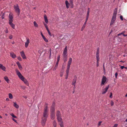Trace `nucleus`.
I'll use <instances>...</instances> for the list:
<instances>
[{
	"mask_svg": "<svg viewBox=\"0 0 127 127\" xmlns=\"http://www.w3.org/2000/svg\"><path fill=\"white\" fill-rule=\"evenodd\" d=\"M70 3V4H71L72 5H73V2L72 0H70L69 1Z\"/></svg>",
	"mask_w": 127,
	"mask_h": 127,
	"instance_id": "44",
	"label": "nucleus"
},
{
	"mask_svg": "<svg viewBox=\"0 0 127 127\" xmlns=\"http://www.w3.org/2000/svg\"><path fill=\"white\" fill-rule=\"evenodd\" d=\"M89 14H87L86 18V21H87L88 20V18L89 17Z\"/></svg>",
	"mask_w": 127,
	"mask_h": 127,
	"instance_id": "42",
	"label": "nucleus"
},
{
	"mask_svg": "<svg viewBox=\"0 0 127 127\" xmlns=\"http://www.w3.org/2000/svg\"><path fill=\"white\" fill-rule=\"evenodd\" d=\"M72 59L71 58H69V61L68 62L67 65V67L70 68V65L71 64V63L72 62Z\"/></svg>",
	"mask_w": 127,
	"mask_h": 127,
	"instance_id": "10",
	"label": "nucleus"
},
{
	"mask_svg": "<svg viewBox=\"0 0 127 127\" xmlns=\"http://www.w3.org/2000/svg\"><path fill=\"white\" fill-rule=\"evenodd\" d=\"M14 7L15 11L16 12L18 15H19L20 12V10L18 4L14 5Z\"/></svg>",
	"mask_w": 127,
	"mask_h": 127,
	"instance_id": "4",
	"label": "nucleus"
},
{
	"mask_svg": "<svg viewBox=\"0 0 127 127\" xmlns=\"http://www.w3.org/2000/svg\"><path fill=\"white\" fill-rule=\"evenodd\" d=\"M12 116L14 118H16L17 117L16 116H15L12 113L10 115Z\"/></svg>",
	"mask_w": 127,
	"mask_h": 127,
	"instance_id": "36",
	"label": "nucleus"
},
{
	"mask_svg": "<svg viewBox=\"0 0 127 127\" xmlns=\"http://www.w3.org/2000/svg\"><path fill=\"white\" fill-rule=\"evenodd\" d=\"M61 116V115L60 111L59 110H57L56 113V116L57 117Z\"/></svg>",
	"mask_w": 127,
	"mask_h": 127,
	"instance_id": "15",
	"label": "nucleus"
},
{
	"mask_svg": "<svg viewBox=\"0 0 127 127\" xmlns=\"http://www.w3.org/2000/svg\"><path fill=\"white\" fill-rule=\"evenodd\" d=\"M48 104L47 103L45 104V107L44 108L43 115L41 118V121L42 125L44 126L46 124L47 119L49 111L48 109Z\"/></svg>",
	"mask_w": 127,
	"mask_h": 127,
	"instance_id": "1",
	"label": "nucleus"
},
{
	"mask_svg": "<svg viewBox=\"0 0 127 127\" xmlns=\"http://www.w3.org/2000/svg\"><path fill=\"white\" fill-rule=\"evenodd\" d=\"M51 119L53 120L55 118V113H51Z\"/></svg>",
	"mask_w": 127,
	"mask_h": 127,
	"instance_id": "14",
	"label": "nucleus"
},
{
	"mask_svg": "<svg viewBox=\"0 0 127 127\" xmlns=\"http://www.w3.org/2000/svg\"><path fill=\"white\" fill-rule=\"evenodd\" d=\"M2 70L4 71H6V67L4 66H3L2 65V66H1V67L0 68Z\"/></svg>",
	"mask_w": 127,
	"mask_h": 127,
	"instance_id": "29",
	"label": "nucleus"
},
{
	"mask_svg": "<svg viewBox=\"0 0 127 127\" xmlns=\"http://www.w3.org/2000/svg\"><path fill=\"white\" fill-rule=\"evenodd\" d=\"M13 106H14L17 109H18L19 108V106L18 105L16 102H14Z\"/></svg>",
	"mask_w": 127,
	"mask_h": 127,
	"instance_id": "26",
	"label": "nucleus"
},
{
	"mask_svg": "<svg viewBox=\"0 0 127 127\" xmlns=\"http://www.w3.org/2000/svg\"><path fill=\"white\" fill-rule=\"evenodd\" d=\"M4 79H5V81H6V82H7V83H9V79L8 78V77L7 76H5L4 77Z\"/></svg>",
	"mask_w": 127,
	"mask_h": 127,
	"instance_id": "23",
	"label": "nucleus"
},
{
	"mask_svg": "<svg viewBox=\"0 0 127 127\" xmlns=\"http://www.w3.org/2000/svg\"><path fill=\"white\" fill-rule=\"evenodd\" d=\"M99 48H97V52L96 53V58L97 60H99Z\"/></svg>",
	"mask_w": 127,
	"mask_h": 127,
	"instance_id": "8",
	"label": "nucleus"
},
{
	"mask_svg": "<svg viewBox=\"0 0 127 127\" xmlns=\"http://www.w3.org/2000/svg\"><path fill=\"white\" fill-rule=\"evenodd\" d=\"M124 67H125L124 66H121L120 68L122 69H123Z\"/></svg>",
	"mask_w": 127,
	"mask_h": 127,
	"instance_id": "55",
	"label": "nucleus"
},
{
	"mask_svg": "<svg viewBox=\"0 0 127 127\" xmlns=\"http://www.w3.org/2000/svg\"><path fill=\"white\" fill-rule=\"evenodd\" d=\"M77 80V77L76 75H75L74 77V78L73 80L72 85L74 86H75V83Z\"/></svg>",
	"mask_w": 127,
	"mask_h": 127,
	"instance_id": "6",
	"label": "nucleus"
},
{
	"mask_svg": "<svg viewBox=\"0 0 127 127\" xmlns=\"http://www.w3.org/2000/svg\"><path fill=\"white\" fill-rule=\"evenodd\" d=\"M99 60H97V64H96V66L97 67H98L99 66Z\"/></svg>",
	"mask_w": 127,
	"mask_h": 127,
	"instance_id": "43",
	"label": "nucleus"
},
{
	"mask_svg": "<svg viewBox=\"0 0 127 127\" xmlns=\"http://www.w3.org/2000/svg\"><path fill=\"white\" fill-rule=\"evenodd\" d=\"M125 32L124 31L120 33H119L117 35L118 36H119L122 34H123H123H124V33Z\"/></svg>",
	"mask_w": 127,
	"mask_h": 127,
	"instance_id": "37",
	"label": "nucleus"
},
{
	"mask_svg": "<svg viewBox=\"0 0 127 127\" xmlns=\"http://www.w3.org/2000/svg\"><path fill=\"white\" fill-rule=\"evenodd\" d=\"M87 21H85L83 25V27H82V29L81 30V31H83V30L86 27V23L87 22Z\"/></svg>",
	"mask_w": 127,
	"mask_h": 127,
	"instance_id": "20",
	"label": "nucleus"
},
{
	"mask_svg": "<svg viewBox=\"0 0 127 127\" xmlns=\"http://www.w3.org/2000/svg\"><path fill=\"white\" fill-rule=\"evenodd\" d=\"M58 63H56V65H55V66L53 69L54 70H55L58 67Z\"/></svg>",
	"mask_w": 127,
	"mask_h": 127,
	"instance_id": "30",
	"label": "nucleus"
},
{
	"mask_svg": "<svg viewBox=\"0 0 127 127\" xmlns=\"http://www.w3.org/2000/svg\"><path fill=\"white\" fill-rule=\"evenodd\" d=\"M65 4H66V7L68 8L69 7V3L68 2V1L67 0H65Z\"/></svg>",
	"mask_w": 127,
	"mask_h": 127,
	"instance_id": "22",
	"label": "nucleus"
},
{
	"mask_svg": "<svg viewBox=\"0 0 127 127\" xmlns=\"http://www.w3.org/2000/svg\"><path fill=\"white\" fill-rule=\"evenodd\" d=\"M6 101H9V99L8 98H7L6 99Z\"/></svg>",
	"mask_w": 127,
	"mask_h": 127,
	"instance_id": "61",
	"label": "nucleus"
},
{
	"mask_svg": "<svg viewBox=\"0 0 127 127\" xmlns=\"http://www.w3.org/2000/svg\"><path fill=\"white\" fill-rule=\"evenodd\" d=\"M102 121L99 122L98 125V126H99L101 125V123H102Z\"/></svg>",
	"mask_w": 127,
	"mask_h": 127,
	"instance_id": "46",
	"label": "nucleus"
},
{
	"mask_svg": "<svg viewBox=\"0 0 127 127\" xmlns=\"http://www.w3.org/2000/svg\"><path fill=\"white\" fill-rule=\"evenodd\" d=\"M9 97L10 99H12L13 98V96L12 94L11 93H9Z\"/></svg>",
	"mask_w": 127,
	"mask_h": 127,
	"instance_id": "31",
	"label": "nucleus"
},
{
	"mask_svg": "<svg viewBox=\"0 0 127 127\" xmlns=\"http://www.w3.org/2000/svg\"><path fill=\"white\" fill-rule=\"evenodd\" d=\"M63 74L62 73H60V76H61V77H62L63 76Z\"/></svg>",
	"mask_w": 127,
	"mask_h": 127,
	"instance_id": "60",
	"label": "nucleus"
},
{
	"mask_svg": "<svg viewBox=\"0 0 127 127\" xmlns=\"http://www.w3.org/2000/svg\"><path fill=\"white\" fill-rule=\"evenodd\" d=\"M90 12V11L88 10L87 14L89 15Z\"/></svg>",
	"mask_w": 127,
	"mask_h": 127,
	"instance_id": "59",
	"label": "nucleus"
},
{
	"mask_svg": "<svg viewBox=\"0 0 127 127\" xmlns=\"http://www.w3.org/2000/svg\"><path fill=\"white\" fill-rule=\"evenodd\" d=\"M18 59L20 61H21L22 59L20 57H18Z\"/></svg>",
	"mask_w": 127,
	"mask_h": 127,
	"instance_id": "47",
	"label": "nucleus"
},
{
	"mask_svg": "<svg viewBox=\"0 0 127 127\" xmlns=\"http://www.w3.org/2000/svg\"><path fill=\"white\" fill-rule=\"evenodd\" d=\"M70 68L67 67V70L66 71V75H68V73Z\"/></svg>",
	"mask_w": 127,
	"mask_h": 127,
	"instance_id": "27",
	"label": "nucleus"
},
{
	"mask_svg": "<svg viewBox=\"0 0 127 127\" xmlns=\"http://www.w3.org/2000/svg\"><path fill=\"white\" fill-rule=\"evenodd\" d=\"M10 56L13 58H14L16 57V55L13 52H11L10 54Z\"/></svg>",
	"mask_w": 127,
	"mask_h": 127,
	"instance_id": "18",
	"label": "nucleus"
},
{
	"mask_svg": "<svg viewBox=\"0 0 127 127\" xmlns=\"http://www.w3.org/2000/svg\"><path fill=\"white\" fill-rule=\"evenodd\" d=\"M27 41L25 43V46L26 48H27L28 46V44L30 43L29 39L28 38H27Z\"/></svg>",
	"mask_w": 127,
	"mask_h": 127,
	"instance_id": "12",
	"label": "nucleus"
},
{
	"mask_svg": "<svg viewBox=\"0 0 127 127\" xmlns=\"http://www.w3.org/2000/svg\"><path fill=\"white\" fill-rule=\"evenodd\" d=\"M120 19L122 21H123V17L122 15H121L120 16Z\"/></svg>",
	"mask_w": 127,
	"mask_h": 127,
	"instance_id": "50",
	"label": "nucleus"
},
{
	"mask_svg": "<svg viewBox=\"0 0 127 127\" xmlns=\"http://www.w3.org/2000/svg\"><path fill=\"white\" fill-rule=\"evenodd\" d=\"M118 75V73L116 72L115 73V78H117V75Z\"/></svg>",
	"mask_w": 127,
	"mask_h": 127,
	"instance_id": "51",
	"label": "nucleus"
},
{
	"mask_svg": "<svg viewBox=\"0 0 127 127\" xmlns=\"http://www.w3.org/2000/svg\"><path fill=\"white\" fill-rule=\"evenodd\" d=\"M63 59L64 62H65L67 61V56L65 57H63Z\"/></svg>",
	"mask_w": 127,
	"mask_h": 127,
	"instance_id": "33",
	"label": "nucleus"
},
{
	"mask_svg": "<svg viewBox=\"0 0 127 127\" xmlns=\"http://www.w3.org/2000/svg\"><path fill=\"white\" fill-rule=\"evenodd\" d=\"M58 122L61 127H64V124L62 121Z\"/></svg>",
	"mask_w": 127,
	"mask_h": 127,
	"instance_id": "19",
	"label": "nucleus"
},
{
	"mask_svg": "<svg viewBox=\"0 0 127 127\" xmlns=\"http://www.w3.org/2000/svg\"><path fill=\"white\" fill-rule=\"evenodd\" d=\"M20 87L23 90H25L26 88V87L24 86H20Z\"/></svg>",
	"mask_w": 127,
	"mask_h": 127,
	"instance_id": "38",
	"label": "nucleus"
},
{
	"mask_svg": "<svg viewBox=\"0 0 127 127\" xmlns=\"http://www.w3.org/2000/svg\"><path fill=\"white\" fill-rule=\"evenodd\" d=\"M60 55H59L58 56V57L57 58V62H58V63H59V60H60Z\"/></svg>",
	"mask_w": 127,
	"mask_h": 127,
	"instance_id": "35",
	"label": "nucleus"
},
{
	"mask_svg": "<svg viewBox=\"0 0 127 127\" xmlns=\"http://www.w3.org/2000/svg\"><path fill=\"white\" fill-rule=\"evenodd\" d=\"M17 64L18 66H19V65H21V64H20V63H19V62H17Z\"/></svg>",
	"mask_w": 127,
	"mask_h": 127,
	"instance_id": "57",
	"label": "nucleus"
},
{
	"mask_svg": "<svg viewBox=\"0 0 127 127\" xmlns=\"http://www.w3.org/2000/svg\"><path fill=\"white\" fill-rule=\"evenodd\" d=\"M13 17L12 15L9 14V23L13 22Z\"/></svg>",
	"mask_w": 127,
	"mask_h": 127,
	"instance_id": "9",
	"label": "nucleus"
},
{
	"mask_svg": "<svg viewBox=\"0 0 127 127\" xmlns=\"http://www.w3.org/2000/svg\"><path fill=\"white\" fill-rule=\"evenodd\" d=\"M44 20L46 23L47 24L48 23V21L47 18V17L46 15H45L44 16Z\"/></svg>",
	"mask_w": 127,
	"mask_h": 127,
	"instance_id": "16",
	"label": "nucleus"
},
{
	"mask_svg": "<svg viewBox=\"0 0 127 127\" xmlns=\"http://www.w3.org/2000/svg\"><path fill=\"white\" fill-rule=\"evenodd\" d=\"M16 71L17 75L20 79L24 82V83L26 84L28 86L29 84L27 80L22 75L21 73L19 72L18 69H16Z\"/></svg>",
	"mask_w": 127,
	"mask_h": 127,
	"instance_id": "2",
	"label": "nucleus"
},
{
	"mask_svg": "<svg viewBox=\"0 0 127 127\" xmlns=\"http://www.w3.org/2000/svg\"><path fill=\"white\" fill-rule=\"evenodd\" d=\"M117 13V9L116 8L114 10L111 20L110 25L111 26L115 23V22L116 19V17Z\"/></svg>",
	"mask_w": 127,
	"mask_h": 127,
	"instance_id": "3",
	"label": "nucleus"
},
{
	"mask_svg": "<svg viewBox=\"0 0 127 127\" xmlns=\"http://www.w3.org/2000/svg\"><path fill=\"white\" fill-rule=\"evenodd\" d=\"M106 80L107 78L106 77L104 76H103L102 78L101 83V86L103 85L104 84L105 82L106 81Z\"/></svg>",
	"mask_w": 127,
	"mask_h": 127,
	"instance_id": "5",
	"label": "nucleus"
},
{
	"mask_svg": "<svg viewBox=\"0 0 127 127\" xmlns=\"http://www.w3.org/2000/svg\"><path fill=\"white\" fill-rule=\"evenodd\" d=\"M5 32L6 33H7L8 32V29L6 28L5 30Z\"/></svg>",
	"mask_w": 127,
	"mask_h": 127,
	"instance_id": "54",
	"label": "nucleus"
},
{
	"mask_svg": "<svg viewBox=\"0 0 127 127\" xmlns=\"http://www.w3.org/2000/svg\"><path fill=\"white\" fill-rule=\"evenodd\" d=\"M57 119L58 122L62 121V120L61 118V116L57 117Z\"/></svg>",
	"mask_w": 127,
	"mask_h": 127,
	"instance_id": "21",
	"label": "nucleus"
},
{
	"mask_svg": "<svg viewBox=\"0 0 127 127\" xmlns=\"http://www.w3.org/2000/svg\"><path fill=\"white\" fill-rule=\"evenodd\" d=\"M12 120L14 121L15 122H16V123H17V121L16 120H15V119H14V118H12Z\"/></svg>",
	"mask_w": 127,
	"mask_h": 127,
	"instance_id": "56",
	"label": "nucleus"
},
{
	"mask_svg": "<svg viewBox=\"0 0 127 127\" xmlns=\"http://www.w3.org/2000/svg\"><path fill=\"white\" fill-rule=\"evenodd\" d=\"M53 124L54 127H56L57 123L56 122V121L55 120L54 121L53 123Z\"/></svg>",
	"mask_w": 127,
	"mask_h": 127,
	"instance_id": "28",
	"label": "nucleus"
},
{
	"mask_svg": "<svg viewBox=\"0 0 127 127\" xmlns=\"http://www.w3.org/2000/svg\"><path fill=\"white\" fill-rule=\"evenodd\" d=\"M18 67H19V68L20 70H21L22 69V65H19V66H18Z\"/></svg>",
	"mask_w": 127,
	"mask_h": 127,
	"instance_id": "41",
	"label": "nucleus"
},
{
	"mask_svg": "<svg viewBox=\"0 0 127 127\" xmlns=\"http://www.w3.org/2000/svg\"><path fill=\"white\" fill-rule=\"evenodd\" d=\"M55 104L54 102H53L52 103V105L51 107H54Z\"/></svg>",
	"mask_w": 127,
	"mask_h": 127,
	"instance_id": "45",
	"label": "nucleus"
},
{
	"mask_svg": "<svg viewBox=\"0 0 127 127\" xmlns=\"http://www.w3.org/2000/svg\"><path fill=\"white\" fill-rule=\"evenodd\" d=\"M88 10L90 11V8H88Z\"/></svg>",
	"mask_w": 127,
	"mask_h": 127,
	"instance_id": "64",
	"label": "nucleus"
},
{
	"mask_svg": "<svg viewBox=\"0 0 127 127\" xmlns=\"http://www.w3.org/2000/svg\"><path fill=\"white\" fill-rule=\"evenodd\" d=\"M114 104V103L112 101H111V106H112Z\"/></svg>",
	"mask_w": 127,
	"mask_h": 127,
	"instance_id": "49",
	"label": "nucleus"
},
{
	"mask_svg": "<svg viewBox=\"0 0 127 127\" xmlns=\"http://www.w3.org/2000/svg\"><path fill=\"white\" fill-rule=\"evenodd\" d=\"M9 38L10 39H11L12 38V35H11L9 36Z\"/></svg>",
	"mask_w": 127,
	"mask_h": 127,
	"instance_id": "52",
	"label": "nucleus"
},
{
	"mask_svg": "<svg viewBox=\"0 0 127 127\" xmlns=\"http://www.w3.org/2000/svg\"><path fill=\"white\" fill-rule=\"evenodd\" d=\"M109 97L111 98H112V93H110Z\"/></svg>",
	"mask_w": 127,
	"mask_h": 127,
	"instance_id": "48",
	"label": "nucleus"
},
{
	"mask_svg": "<svg viewBox=\"0 0 127 127\" xmlns=\"http://www.w3.org/2000/svg\"><path fill=\"white\" fill-rule=\"evenodd\" d=\"M123 36H127V34L126 35H125V34H123Z\"/></svg>",
	"mask_w": 127,
	"mask_h": 127,
	"instance_id": "62",
	"label": "nucleus"
},
{
	"mask_svg": "<svg viewBox=\"0 0 127 127\" xmlns=\"http://www.w3.org/2000/svg\"><path fill=\"white\" fill-rule=\"evenodd\" d=\"M2 64H0V68H1V66H2Z\"/></svg>",
	"mask_w": 127,
	"mask_h": 127,
	"instance_id": "63",
	"label": "nucleus"
},
{
	"mask_svg": "<svg viewBox=\"0 0 127 127\" xmlns=\"http://www.w3.org/2000/svg\"><path fill=\"white\" fill-rule=\"evenodd\" d=\"M43 24L44 25L45 27L46 28V30L48 29V26L46 24H45L44 23H43Z\"/></svg>",
	"mask_w": 127,
	"mask_h": 127,
	"instance_id": "40",
	"label": "nucleus"
},
{
	"mask_svg": "<svg viewBox=\"0 0 127 127\" xmlns=\"http://www.w3.org/2000/svg\"><path fill=\"white\" fill-rule=\"evenodd\" d=\"M9 24L13 29H14L15 28V25L12 23V22L9 23Z\"/></svg>",
	"mask_w": 127,
	"mask_h": 127,
	"instance_id": "24",
	"label": "nucleus"
},
{
	"mask_svg": "<svg viewBox=\"0 0 127 127\" xmlns=\"http://www.w3.org/2000/svg\"><path fill=\"white\" fill-rule=\"evenodd\" d=\"M41 36L44 39V41L46 42H48V40L46 39V38H45L44 36L43 35V34L42 33V32L41 33Z\"/></svg>",
	"mask_w": 127,
	"mask_h": 127,
	"instance_id": "17",
	"label": "nucleus"
},
{
	"mask_svg": "<svg viewBox=\"0 0 127 127\" xmlns=\"http://www.w3.org/2000/svg\"><path fill=\"white\" fill-rule=\"evenodd\" d=\"M109 86H108L105 89H104L103 90L102 94H104L106 93L107 92L109 88Z\"/></svg>",
	"mask_w": 127,
	"mask_h": 127,
	"instance_id": "11",
	"label": "nucleus"
},
{
	"mask_svg": "<svg viewBox=\"0 0 127 127\" xmlns=\"http://www.w3.org/2000/svg\"><path fill=\"white\" fill-rule=\"evenodd\" d=\"M67 46H66L64 50V51L63 55V57H65V56H67V55H66L67 54Z\"/></svg>",
	"mask_w": 127,
	"mask_h": 127,
	"instance_id": "7",
	"label": "nucleus"
},
{
	"mask_svg": "<svg viewBox=\"0 0 127 127\" xmlns=\"http://www.w3.org/2000/svg\"><path fill=\"white\" fill-rule=\"evenodd\" d=\"M33 23H34V25L35 27H38V25L35 21H34V22Z\"/></svg>",
	"mask_w": 127,
	"mask_h": 127,
	"instance_id": "34",
	"label": "nucleus"
},
{
	"mask_svg": "<svg viewBox=\"0 0 127 127\" xmlns=\"http://www.w3.org/2000/svg\"><path fill=\"white\" fill-rule=\"evenodd\" d=\"M115 38H116V39H117V40L118 41L120 42L121 40V38L119 37H115Z\"/></svg>",
	"mask_w": 127,
	"mask_h": 127,
	"instance_id": "32",
	"label": "nucleus"
},
{
	"mask_svg": "<svg viewBox=\"0 0 127 127\" xmlns=\"http://www.w3.org/2000/svg\"><path fill=\"white\" fill-rule=\"evenodd\" d=\"M68 75H65V79H67L68 78Z\"/></svg>",
	"mask_w": 127,
	"mask_h": 127,
	"instance_id": "58",
	"label": "nucleus"
},
{
	"mask_svg": "<svg viewBox=\"0 0 127 127\" xmlns=\"http://www.w3.org/2000/svg\"><path fill=\"white\" fill-rule=\"evenodd\" d=\"M55 109L54 107H51L50 109L51 113H55Z\"/></svg>",
	"mask_w": 127,
	"mask_h": 127,
	"instance_id": "25",
	"label": "nucleus"
},
{
	"mask_svg": "<svg viewBox=\"0 0 127 127\" xmlns=\"http://www.w3.org/2000/svg\"><path fill=\"white\" fill-rule=\"evenodd\" d=\"M47 31H48V33L49 34V35H50V36H52V35H51V32H50L49 30L48 29H47Z\"/></svg>",
	"mask_w": 127,
	"mask_h": 127,
	"instance_id": "39",
	"label": "nucleus"
},
{
	"mask_svg": "<svg viewBox=\"0 0 127 127\" xmlns=\"http://www.w3.org/2000/svg\"><path fill=\"white\" fill-rule=\"evenodd\" d=\"M20 54L21 56L23 59H26V57L24 52L23 51H22L21 52H20Z\"/></svg>",
	"mask_w": 127,
	"mask_h": 127,
	"instance_id": "13",
	"label": "nucleus"
},
{
	"mask_svg": "<svg viewBox=\"0 0 127 127\" xmlns=\"http://www.w3.org/2000/svg\"><path fill=\"white\" fill-rule=\"evenodd\" d=\"M118 125L117 124H115L113 126V127H117Z\"/></svg>",
	"mask_w": 127,
	"mask_h": 127,
	"instance_id": "53",
	"label": "nucleus"
}]
</instances>
